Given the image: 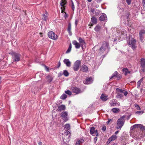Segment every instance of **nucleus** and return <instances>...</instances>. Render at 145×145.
I'll use <instances>...</instances> for the list:
<instances>
[{
	"label": "nucleus",
	"mask_w": 145,
	"mask_h": 145,
	"mask_svg": "<svg viewBox=\"0 0 145 145\" xmlns=\"http://www.w3.org/2000/svg\"><path fill=\"white\" fill-rule=\"evenodd\" d=\"M48 37L52 39L56 40L57 38V35L52 31L48 32Z\"/></svg>",
	"instance_id": "8"
},
{
	"label": "nucleus",
	"mask_w": 145,
	"mask_h": 145,
	"mask_svg": "<svg viewBox=\"0 0 145 145\" xmlns=\"http://www.w3.org/2000/svg\"><path fill=\"white\" fill-rule=\"evenodd\" d=\"M68 112L66 111L63 112L61 113V116L64 122L67 121L69 119L68 117Z\"/></svg>",
	"instance_id": "9"
},
{
	"label": "nucleus",
	"mask_w": 145,
	"mask_h": 145,
	"mask_svg": "<svg viewBox=\"0 0 145 145\" xmlns=\"http://www.w3.org/2000/svg\"><path fill=\"white\" fill-rule=\"evenodd\" d=\"M67 1L65 0H61L60 3L61 6L62 7L61 9V12H64V10L65 9V5L66 4Z\"/></svg>",
	"instance_id": "14"
},
{
	"label": "nucleus",
	"mask_w": 145,
	"mask_h": 145,
	"mask_svg": "<svg viewBox=\"0 0 145 145\" xmlns=\"http://www.w3.org/2000/svg\"><path fill=\"white\" fill-rule=\"evenodd\" d=\"M119 132V131H116L115 132V134H118Z\"/></svg>",
	"instance_id": "56"
},
{
	"label": "nucleus",
	"mask_w": 145,
	"mask_h": 145,
	"mask_svg": "<svg viewBox=\"0 0 145 145\" xmlns=\"http://www.w3.org/2000/svg\"><path fill=\"white\" fill-rule=\"evenodd\" d=\"M113 145H117V144L116 143H114Z\"/></svg>",
	"instance_id": "60"
},
{
	"label": "nucleus",
	"mask_w": 145,
	"mask_h": 145,
	"mask_svg": "<svg viewBox=\"0 0 145 145\" xmlns=\"http://www.w3.org/2000/svg\"><path fill=\"white\" fill-rule=\"evenodd\" d=\"M93 26V24H91V26Z\"/></svg>",
	"instance_id": "61"
},
{
	"label": "nucleus",
	"mask_w": 145,
	"mask_h": 145,
	"mask_svg": "<svg viewBox=\"0 0 145 145\" xmlns=\"http://www.w3.org/2000/svg\"><path fill=\"white\" fill-rule=\"evenodd\" d=\"M46 78L48 79V81L49 82H50L53 80V78L52 76H46Z\"/></svg>",
	"instance_id": "35"
},
{
	"label": "nucleus",
	"mask_w": 145,
	"mask_h": 145,
	"mask_svg": "<svg viewBox=\"0 0 145 145\" xmlns=\"http://www.w3.org/2000/svg\"><path fill=\"white\" fill-rule=\"evenodd\" d=\"M63 62L65 64L66 66L69 67L71 66V62L68 59H65L63 60Z\"/></svg>",
	"instance_id": "20"
},
{
	"label": "nucleus",
	"mask_w": 145,
	"mask_h": 145,
	"mask_svg": "<svg viewBox=\"0 0 145 145\" xmlns=\"http://www.w3.org/2000/svg\"><path fill=\"white\" fill-rule=\"evenodd\" d=\"M90 133L91 135L95 136L96 135L97 136L98 135V133L97 130L95 131V129L93 127H91L90 130Z\"/></svg>",
	"instance_id": "16"
},
{
	"label": "nucleus",
	"mask_w": 145,
	"mask_h": 145,
	"mask_svg": "<svg viewBox=\"0 0 145 145\" xmlns=\"http://www.w3.org/2000/svg\"><path fill=\"white\" fill-rule=\"evenodd\" d=\"M84 141V140L82 139L81 140H78L76 143V145H80Z\"/></svg>",
	"instance_id": "31"
},
{
	"label": "nucleus",
	"mask_w": 145,
	"mask_h": 145,
	"mask_svg": "<svg viewBox=\"0 0 145 145\" xmlns=\"http://www.w3.org/2000/svg\"><path fill=\"white\" fill-rule=\"evenodd\" d=\"M109 44L108 42H104L100 48V51H104L105 50H108L109 49Z\"/></svg>",
	"instance_id": "4"
},
{
	"label": "nucleus",
	"mask_w": 145,
	"mask_h": 145,
	"mask_svg": "<svg viewBox=\"0 0 145 145\" xmlns=\"http://www.w3.org/2000/svg\"><path fill=\"white\" fill-rule=\"evenodd\" d=\"M125 116H123L118 119L116 121V129H120L121 128L125 123Z\"/></svg>",
	"instance_id": "1"
},
{
	"label": "nucleus",
	"mask_w": 145,
	"mask_h": 145,
	"mask_svg": "<svg viewBox=\"0 0 145 145\" xmlns=\"http://www.w3.org/2000/svg\"><path fill=\"white\" fill-rule=\"evenodd\" d=\"M67 31L69 33V34L70 35H72V32L71 31V24L69 23L68 24V28Z\"/></svg>",
	"instance_id": "26"
},
{
	"label": "nucleus",
	"mask_w": 145,
	"mask_h": 145,
	"mask_svg": "<svg viewBox=\"0 0 145 145\" xmlns=\"http://www.w3.org/2000/svg\"><path fill=\"white\" fill-rule=\"evenodd\" d=\"M67 97V95L65 94H63L61 96L60 98L64 100Z\"/></svg>",
	"instance_id": "37"
},
{
	"label": "nucleus",
	"mask_w": 145,
	"mask_h": 145,
	"mask_svg": "<svg viewBox=\"0 0 145 145\" xmlns=\"http://www.w3.org/2000/svg\"><path fill=\"white\" fill-rule=\"evenodd\" d=\"M88 67L85 65H83L80 67V71L83 72H86L88 71Z\"/></svg>",
	"instance_id": "17"
},
{
	"label": "nucleus",
	"mask_w": 145,
	"mask_h": 145,
	"mask_svg": "<svg viewBox=\"0 0 145 145\" xmlns=\"http://www.w3.org/2000/svg\"><path fill=\"white\" fill-rule=\"evenodd\" d=\"M97 137H95L94 138V141H95V142H96V141L97 140Z\"/></svg>",
	"instance_id": "52"
},
{
	"label": "nucleus",
	"mask_w": 145,
	"mask_h": 145,
	"mask_svg": "<svg viewBox=\"0 0 145 145\" xmlns=\"http://www.w3.org/2000/svg\"><path fill=\"white\" fill-rule=\"evenodd\" d=\"M91 21L93 24H95L97 22V19L95 17H93L91 18Z\"/></svg>",
	"instance_id": "29"
},
{
	"label": "nucleus",
	"mask_w": 145,
	"mask_h": 145,
	"mask_svg": "<svg viewBox=\"0 0 145 145\" xmlns=\"http://www.w3.org/2000/svg\"><path fill=\"white\" fill-rule=\"evenodd\" d=\"M65 134L66 135H69V137L71 135V133L69 131H67L65 133Z\"/></svg>",
	"instance_id": "42"
},
{
	"label": "nucleus",
	"mask_w": 145,
	"mask_h": 145,
	"mask_svg": "<svg viewBox=\"0 0 145 145\" xmlns=\"http://www.w3.org/2000/svg\"><path fill=\"white\" fill-rule=\"evenodd\" d=\"M9 54L12 55V59L14 61H20L21 57V55L20 54L14 52Z\"/></svg>",
	"instance_id": "3"
},
{
	"label": "nucleus",
	"mask_w": 145,
	"mask_h": 145,
	"mask_svg": "<svg viewBox=\"0 0 145 145\" xmlns=\"http://www.w3.org/2000/svg\"><path fill=\"white\" fill-rule=\"evenodd\" d=\"M135 107L137 108V109L138 110H140V108L139 106L137 105H135Z\"/></svg>",
	"instance_id": "45"
},
{
	"label": "nucleus",
	"mask_w": 145,
	"mask_h": 145,
	"mask_svg": "<svg viewBox=\"0 0 145 145\" xmlns=\"http://www.w3.org/2000/svg\"><path fill=\"white\" fill-rule=\"evenodd\" d=\"M71 89L72 92L73 93H76V94H79L81 92L80 89L77 87H72L71 88Z\"/></svg>",
	"instance_id": "13"
},
{
	"label": "nucleus",
	"mask_w": 145,
	"mask_h": 145,
	"mask_svg": "<svg viewBox=\"0 0 145 145\" xmlns=\"http://www.w3.org/2000/svg\"><path fill=\"white\" fill-rule=\"evenodd\" d=\"M121 36L120 37H121L122 38H124L125 37H126V32L125 31H121Z\"/></svg>",
	"instance_id": "27"
},
{
	"label": "nucleus",
	"mask_w": 145,
	"mask_h": 145,
	"mask_svg": "<svg viewBox=\"0 0 145 145\" xmlns=\"http://www.w3.org/2000/svg\"><path fill=\"white\" fill-rule=\"evenodd\" d=\"M142 70L144 72L145 71L144 68H143L142 69Z\"/></svg>",
	"instance_id": "58"
},
{
	"label": "nucleus",
	"mask_w": 145,
	"mask_h": 145,
	"mask_svg": "<svg viewBox=\"0 0 145 145\" xmlns=\"http://www.w3.org/2000/svg\"><path fill=\"white\" fill-rule=\"evenodd\" d=\"M40 35H41V34H42V33H40Z\"/></svg>",
	"instance_id": "63"
},
{
	"label": "nucleus",
	"mask_w": 145,
	"mask_h": 145,
	"mask_svg": "<svg viewBox=\"0 0 145 145\" xmlns=\"http://www.w3.org/2000/svg\"><path fill=\"white\" fill-rule=\"evenodd\" d=\"M78 41L81 46L82 48L83 46L86 44L85 41L83 40L81 37H80L78 39Z\"/></svg>",
	"instance_id": "23"
},
{
	"label": "nucleus",
	"mask_w": 145,
	"mask_h": 145,
	"mask_svg": "<svg viewBox=\"0 0 145 145\" xmlns=\"http://www.w3.org/2000/svg\"><path fill=\"white\" fill-rule=\"evenodd\" d=\"M93 80L91 77L87 78L86 80L84 81V83L85 84H88L93 82Z\"/></svg>",
	"instance_id": "15"
},
{
	"label": "nucleus",
	"mask_w": 145,
	"mask_h": 145,
	"mask_svg": "<svg viewBox=\"0 0 145 145\" xmlns=\"http://www.w3.org/2000/svg\"><path fill=\"white\" fill-rule=\"evenodd\" d=\"M65 127L66 130H68L70 128V125L69 124H66L65 125Z\"/></svg>",
	"instance_id": "33"
},
{
	"label": "nucleus",
	"mask_w": 145,
	"mask_h": 145,
	"mask_svg": "<svg viewBox=\"0 0 145 145\" xmlns=\"http://www.w3.org/2000/svg\"><path fill=\"white\" fill-rule=\"evenodd\" d=\"M65 93L69 95H71L72 94L71 92L69 90H67L65 91Z\"/></svg>",
	"instance_id": "40"
},
{
	"label": "nucleus",
	"mask_w": 145,
	"mask_h": 145,
	"mask_svg": "<svg viewBox=\"0 0 145 145\" xmlns=\"http://www.w3.org/2000/svg\"><path fill=\"white\" fill-rule=\"evenodd\" d=\"M72 44L75 45V47L76 49L79 48L81 45L79 43L77 42L76 41L74 40L72 42Z\"/></svg>",
	"instance_id": "19"
},
{
	"label": "nucleus",
	"mask_w": 145,
	"mask_h": 145,
	"mask_svg": "<svg viewBox=\"0 0 145 145\" xmlns=\"http://www.w3.org/2000/svg\"><path fill=\"white\" fill-rule=\"evenodd\" d=\"M89 2H91L92 0H87Z\"/></svg>",
	"instance_id": "59"
},
{
	"label": "nucleus",
	"mask_w": 145,
	"mask_h": 145,
	"mask_svg": "<svg viewBox=\"0 0 145 145\" xmlns=\"http://www.w3.org/2000/svg\"><path fill=\"white\" fill-rule=\"evenodd\" d=\"M122 71L123 72L125 76L127 75L128 74L130 73V71H129L128 69L126 68H123L122 69Z\"/></svg>",
	"instance_id": "25"
},
{
	"label": "nucleus",
	"mask_w": 145,
	"mask_h": 145,
	"mask_svg": "<svg viewBox=\"0 0 145 145\" xmlns=\"http://www.w3.org/2000/svg\"><path fill=\"white\" fill-rule=\"evenodd\" d=\"M94 30L97 32H99L100 31V26L98 25L94 28Z\"/></svg>",
	"instance_id": "38"
},
{
	"label": "nucleus",
	"mask_w": 145,
	"mask_h": 145,
	"mask_svg": "<svg viewBox=\"0 0 145 145\" xmlns=\"http://www.w3.org/2000/svg\"><path fill=\"white\" fill-rule=\"evenodd\" d=\"M39 145H42V142H39L38 143Z\"/></svg>",
	"instance_id": "53"
},
{
	"label": "nucleus",
	"mask_w": 145,
	"mask_h": 145,
	"mask_svg": "<svg viewBox=\"0 0 145 145\" xmlns=\"http://www.w3.org/2000/svg\"><path fill=\"white\" fill-rule=\"evenodd\" d=\"M112 141V140H111L110 138L107 142L106 144H109Z\"/></svg>",
	"instance_id": "41"
},
{
	"label": "nucleus",
	"mask_w": 145,
	"mask_h": 145,
	"mask_svg": "<svg viewBox=\"0 0 145 145\" xmlns=\"http://www.w3.org/2000/svg\"><path fill=\"white\" fill-rule=\"evenodd\" d=\"M127 3L128 5H129L131 4V0H126Z\"/></svg>",
	"instance_id": "43"
},
{
	"label": "nucleus",
	"mask_w": 145,
	"mask_h": 145,
	"mask_svg": "<svg viewBox=\"0 0 145 145\" xmlns=\"http://www.w3.org/2000/svg\"><path fill=\"white\" fill-rule=\"evenodd\" d=\"M63 74L65 76H68L69 74L68 72L66 70L63 71Z\"/></svg>",
	"instance_id": "34"
},
{
	"label": "nucleus",
	"mask_w": 145,
	"mask_h": 145,
	"mask_svg": "<svg viewBox=\"0 0 145 145\" xmlns=\"http://www.w3.org/2000/svg\"><path fill=\"white\" fill-rule=\"evenodd\" d=\"M46 68V70L47 71H48V67H47L45 65V66Z\"/></svg>",
	"instance_id": "55"
},
{
	"label": "nucleus",
	"mask_w": 145,
	"mask_h": 145,
	"mask_svg": "<svg viewBox=\"0 0 145 145\" xmlns=\"http://www.w3.org/2000/svg\"><path fill=\"white\" fill-rule=\"evenodd\" d=\"M108 96L105 94H102L100 96V99L103 101L105 102L108 99Z\"/></svg>",
	"instance_id": "18"
},
{
	"label": "nucleus",
	"mask_w": 145,
	"mask_h": 145,
	"mask_svg": "<svg viewBox=\"0 0 145 145\" xmlns=\"http://www.w3.org/2000/svg\"><path fill=\"white\" fill-rule=\"evenodd\" d=\"M140 64L141 67L142 68H145V59L141 58L140 59Z\"/></svg>",
	"instance_id": "22"
},
{
	"label": "nucleus",
	"mask_w": 145,
	"mask_h": 145,
	"mask_svg": "<svg viewBox=\"0 0 145 145\" xmlns=\"http://www.w3.org/2000/svg\"><path fill=\"white\" fill-rule=\"evenodd\" d=\"M1 76H0V81L1 80Z\"/></svg>",
	"instance_id": "64"
},
{
	"label": "nucleus",
	"mask_w": 145,
	"mask_h": 145,
	"mask_svg": "<svg viewBox=\"0 0 145 145\" xmlns=\"http://www.w3.org/2000/svg\"><path fill=\"white\" fill-rule=\"evenodd\" d=\"M112 111L114 113H118L119 111V109L118 108H114L112 109Z\"/></svg>",
	"instance_id": "28"
},
{
	"label": "nucleus",
	"mask_w": 145,
	"mask_h": 145,
	"mask_svg": "<svg viewBox=\"0 0 145 145\" xmlns=\"http://www.w3.org/2000/svg\"><path fill=\"white\" fill-rule=\"evenodd\" d=\"M143 80V78L140 79L137 82V88H139Z\"/></svg>",
	"instance_id": "30"
},
{
	"label": "nucleus",
	"mask_w": 145,
	"mask_h": 145,
	"mask_svg": "<svg viewBox=\"0 0 145 145\" xmlns=\"http://www.w3.org/2000/svg\"><path fill=\"white\" fill-rule=\"evenodd\" d=\"M142 4L144 6H145V0H142Z\"/></svg>",
	"instance_id": "51"
},
{
	"label": "nucleus",
	"mask_w": 145,
	"mask_h": 145,
	"mask_svg": "<svg viewBox=\"0 0 145 145\" xmlns=\"http://www.w3.org/2000/svg\"><path fill=\"white\" fill-rule=\"evenodd\" d=\"M94 9H92L91 10V11L93 12H94Z\"/></svg>",
	"instance_id": "57"
},
{
	"label": "nucleus",
	"mask_w": 145,
	"mask_h": 145,
	"mask_svg": "<svg viewBox=\"0 0 145 145\" xmlns=\"http://www.w3.org/2000/svg\"><path fill=\"white\" fill-rule=\"evenodd\" d=\"M109 105L110 106L114 107L116 106H119L120 105V103L118 102L117 100L113 99L110 101L109 103Z\"/></svg>",
	"instance_id": "10"
},
{
	"label": "nucleus",
	"mask_w": 145,
	"mask_h": 145,
	"mask_svg": "<svg viewBox=\"0 0 145 145\" xmlns=\"http://www.w3.org/2000/svg\"><path fill=\"white\" fill-rule=\"evenodd\" d=\"M144 112V111H137L136 112V113L137 114H140V113L142 114Z\"/></svg>",
	"instance_id": "46"
},
{
	"label": "nucleus",
	"mask_w": 145,
	"mask_h": 145,
	"mask_svg": "<svg viewBox=\"0 0 145 145\" xmlns=\"http://www.w3.org/2000/svg\"><path fill=\"white\" fill-rule=\"evenodd\" d=\"M71 48H72V45H71V43L69 45V46L67 50L66 51V53H68L69 52H70L71 50Z\"/></svg>",
	"instance_id": "32"
},
{
	"label": "nucleus",
	"mask_w": 145,
	"mask_h": 145,
	"mask_svg": "<svg viewBox=\"0 0 145 145\" xmlns=\"http://www.w3.org/2000/svg\"><path fill=\"white\" fill-rule=\"evenodd\" d=\"M116 92L117 93L116 97L120 99H121L123 97L122 93H123L125 96H126L128 94V93L127 91L118 88L116 89Z\"/></svg>",
	"instance_id": "2"
},
{
	"label": "nucleus",
	"mask_w": 145,
	"mask_h": 145,
	"mask_svg": "<svg viewBox=\"0 0 145 145\" xmlns=\"http://www.w3.org/2000/svg\"><path fill=\"white\" fill-rule=\"evenodd\" d=\"M66 109V107L65 105H62L58 106L57 110L58 111H61L62 110H65Z\"/></svg>",
	"instance_id": "21"
},
{
	"label": "nucleus",
	"mask_w": 145,
	"mask_h": 145,
	"mask_svg": "<svg viewBox=\"0 0 145 145\" xmlns=\"http://www.w3.org/2000/svg\"><path fill=\"white\" fill-rule=\"evenodd\" d=\"M80 64V60H78L75 62L73 65V69L74 71H77L78 70Z\"/></svg>",
	"instance_id": "6"
},
{
	"label": "nucleus",
	"mask_w": 145,
	"mask_h": 145,
	"mask_svg": "<svg viewBox=\"0 0 145 145\" xmlns=\"http://www.w3.org/2000/svg\"><path fill=\"white\" fill-rule=\"evenodd\" d=\"M110 138L113 141L114 140L117 138V137L116 135H113Z\"/></svg>",
	"instance_id": "39"
},
{
	"label": "nucleus",
	"mask_w": 145,
	"mask_h": 145,
	"mask_svg": "<svg viewBox=\"0 0 145 145\" xmlns=\"http://www.w3.org/2000/svg\"><path fill=\"white\" fill-rule=\"evenodd\" d=\"M61 65V63L60 62V61H59L58 63V64H57V67L58 68H59V67Z\"/></svg>",
	"instance_id": "50"
},
{
	"label": "nucleus",
	"mask_w": 145,
	"mask_h": 145,
	"mask_svg": "<svg viewBox=\"0 0 145 145\" xmlns=\"http://www.w3.org/2000/svg\"><path fill=\"white\" fill-rule=\"evenodd\" d=\"M116 41V39H114V41Z\"/></svg>",
	"instance_id": "62"
},
{
	"label": "nucleus",
	"mask_w": 145,
	"mask_h": 145,
	"mask_svg": "<svg viewBox=\"0 0 145 145\" xmlns=\"http://www.w3.org/2000/svg\"><path fill=\"white\" fill-rule=\"evenodd\" d=\"M107 19L106 15L105 14L102 13L101 14L100 16V21H106Z\"/></svg>",
	"instance_id": "24"
},
{
	"label": "nucleus",
	"mask_w": 145,
	"mask_h": 145,
	"mask_svg": "<svg viewBox=\"0 0 145 145\" xmlns=\"http://www.w3.org/2000/svg\"><path fill=\"white\" fill-rule=\"evenodd\" d=\"M78 22V21L77 20H75V24L76 25V26L77 23Z\"/></svg>",
	"instance_id": "54"
},
{
	"label": "nucleus",
	"mask_w": 145,
	"mask_h": 145,
	"mask_svg": "<svg viewBox=\"0 0 145 145\" xmlns=\"http://www.w3.org/2000/svg\"><path fill=\"white\" fill-rule=\"evenodd\" d=\"M112 121V119H108V121H107L106 122V123H107L108 125L109 124V123L110 122V121Z\"/></svg>",
	"instance_id": "44"
},
{
	"label": "nucleus",
	"mask_w": 145,
	"mask_h": 145,
	"mask_svg": "<svg viewBox=\"0 0 145 145\" xmlns=\"http://www.w3.org/2000/svg\"><path fill=\"white\" fill-rule=\"evenodd\" d=\"M65 15L64 16V17L65 18H66L68 17V16L67 14L65 12Z\"/></svg>",
	"instance_id": "49"
},
{
	"label": "nucleus",
	"mask_w": 145,
	"mask_h": 145,
	"mask_svg": "<svg viewBox=\"0 0 145 145\" xmlns=\"http://www.w3.org/2000/svg\"><path fill=\"white\" fill-rule=\"evenodd\" d=\"M106 127L104 125L103 126V127H102V130L103 131H104L106 130Z\"/></svg>",
	"instance_id": "48"
},
{
	"label": "nucleus",
	"mask_w": 145,
	"mask_h": 145,
	"mask_svg": "<svg viewBox=\"0 0 145 145\" xmlns=\"http://www.w3.org/2000/svg\"><path fill=\"white\" fill-rule=\"evenodd\" d=\"M114 77H116L117 78V80L120 79L122 76L120 74H119L116 71H115L112 75V76L110 77V79H112Z\"/></svg>",
	"instance_id": "11"
},
{
	"label": "nucleus",
	"mask_w": 145,
	"mask_h": 145,
	"mask_svg": "<svg viewBox=\"0 0 145 145\" xmlns=\"http://www.w3.org/2000/svg\"><path fill=\"white\" fill-rule=\"evenodd\" d=\"M132 128V129L135 128H140L142 131H145V127L140 124H135L133 125L131 128Z\"/></svg>",
	"instance_id": "12"
},
{
	"label": "nucleus",
	"mask_w": 145,
	"mask_h": 145,
	"mask_svg": "<svg viewBox=\"0 0 145 145\" xmlns=\"http://www.w3.org/2000/svg\"><path fill=\"white\" fill-rule=\"evenodd\" d=\"M42 16L44 17L43 19L44 20L46 21L47 20L48 15L47 13H45V14H43Z\"/></svg>",
	"instance_id": "36"
},
{
	"label": "nucleus",
	"mask_w": 145,
	"mask_h": 145,
	"mask_svg": "<svg viewBox=\"0 0 145 145\" xmlns=\"http://www.w3.org/2000/svg\"><path fill=\"white\" fill-rule=\"evenodd\" d=\"M139 36L141 41L144 42L145 40L144 35H145V30L144 29L140 30L139 32Z\"/></svg>",
	"instance_id": "5"
},
{
	"label": "nucleus",
	"mask_w": 145,
	"mask_h": 145,
	"mask_svg": "<svg viewBox=\"0 0 145 145\" xmlns=\"http://www.w3.org/2000/svg\"><path fill=\"white\" fill-rule=\"evenodd\" d=\"M72 8L73 11L74 10V3H73V2H72Z\"/></svg>",
	"instance_id": "47"
},
{
	"label": "nucleus",
	"mask_w": 145,
	"mask_h": 145,
	"mask_svg": "<svg viewBox=\"0 0 145 145\" xmlns=\"http://www.w3.org/2000/svg\"><path fill=\"white\" fill-rule=\"evenodd\" d=\"M127 42L128 44L132 47L133 49H135L136 47L135 39L133 38L131 40H129V41H128Z\"/></svg>",
	"instance_id": "7"
}]
</instances>
